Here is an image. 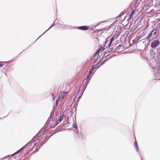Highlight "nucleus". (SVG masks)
Listing matches in <instances>:
<instances>
[{
    "mask_svg": "<svg viewBox=\"0 0 160 160\" xmlns=\"http://www.w3.org/2000/svg\"><path fill=\"white\" fill-rule=\"evenodd\" d=\"M92 72H91L89 71V74L88 75H87L86 77L87 78V81L85 82V83H84L83 85L84 86H86V87H87V85L88 84V83L89 82L90 80V78H89V77H91L92 75Z\"/></svg>",
    "mask_w": 160,
    "mask_h": 160,
    "instance_id": "7",
    "label": "nucleus"
},
{
    "mask_svg": "<svg viewBox=\"0 0 160 160\" xmlns=\"http://www.w3.org/2000/svg\"><path fill=\"white\" fill-rule=\"evenodd\" d=\"M122 47V46H121V45H119L118 47V48H119V49H120V48H121V47Z\"/></svg>",
    "mask_w": 160,
    "mask_h": 160,
    "instance_id": "28",
    "label": "nucleus"
},
{
    "mask_svg": "<svg viewBox=\"0 0 160 160\" xmlns=\"http://www.w3.org/2000/svg\"><path fill=\"white\" fill-rule=\"evenodd\" d=\"M23 51H24V50H23V51H22V52H23Z\"/></svg>",
    "mask_w": 160,
    "mask_h": 160,
    "instance_id": "43",
    "label": "nucleus"
},
{
    "mask_svg": "<svg viewBox=\"0 0 160 160\" xmlns=\"http://www.w3.org/2000/svg\"><path fill=\"white\" fill-rule=\"evenodd\" d=\"M58 101H56V104H57L58 102Z\"/></svg>",
    "mask_w": 160,
    "mask_h": 160,
    "instance_id": "33",
    "label": "nucleus"
},
{
    "mask_svg": "<svg viewBox=\"0 0 160 160\" xmlns=\"http://www.w3.org/2000/svg\"><path fill=\"white\" fill-rule=\"evenodd\" d=\"M102 46H101V47H100V48H102Z\"/></svg>",
    "mask_w": 160,
    "mask_h": 160,
    "instance_id": "39",
    "label": "nucleus"
},
{
    "mask_svg": "<svg viewBox=\"0 0 160 160\" xmlns=\"http://www.w3.org/2000/svg\"><path fill=\"white\" fill-rule=\"evenodd\" d=\"M152 35L153 36H155L158 33L159 30L158 29H153L152 31Z\"/></svg>",
    "mask_w": 160,
    "mask_h": 160,
    "instance_id": "12",
    "label": "nucleus"
},
{
    "mask_svg": "<svg viewBox=\"0 0 160 160\" xmlns=\"http://www.w3.org/2000/svg\"><path fill=\"white\" fill-rule=\"evenodd\" d=\"M96 62V61H95V62H94V64H95V63Z\"/></svg>",
    "mask_w": 160,
    "mask_h": 160,
    "instance_id": "40",
    "label": "nucleus"
},
{
    "mask_svg": "<svg viewBox=\"0 0 160 160\" xmlns=\"http://www.w3.org/2000/svg\"><path fill=\"white\" fill-rule=\"evenodd\" d=\"M105 21H102L101 23H102V22H104Z\"/></svg>",
    "mask_w": 160,
    "mask_h": 160,
    "instance_id": "35",
    "label": "nucleus"
},
{
    "mask_svg": "<svg viewBox=\"0 0 160 160\" xmlns=\"http://www.w3.org/2000/svg\"><path fill=\"white\" fill-rule=\"evenodd\" d=\"M56 20H55L54 21V22L53 23H54V24H55L56 22Z\"/></svg>",
    "mask_w": 160,
    "mask_h": 160,
    "instance_id": "34",
    "label": "nucleus"
},
{
    "mask_svg": "<svg viewBox=\"0 0 160 160\" xmlns=\"http://www.w3.org/2000/svg\"><path fill=\"white\" fill-rule=\"evenodd\" d=\"M3 65H4L3 64H2L1 63H0V67H2Z\"/></svg>",
    "mask_w": 160,
    "mask_h": 160,
    "instance_id": "27",
    "label": "nucleus"
},
{
    "mask_svg": "<svg viewBox=\"0 0 160 160\" xmlns=\"http://www.w3.org/2000/svg\"><path fill=\"white\" fill-rule=\"evenodd\" d=\"M23 51H24V50H23V51H22V52H23Z\"/></svg>",
    "mask_w": 160,
    "mask_h": 160,
    "instance_id": "44",
    "label": "nucleus"
},
{
    "mask_svg": "<svg viewBox=\"0 0 160 160\" xmlns=\"http://www.w3.org/2000/svg\"><path fill=\"white\" fill-rule=\"evenodd\" d=\"M157 79L159 80H160V78H159V79Z\"/></svg>",
    "mask_w": 160,
    "mask_h": 160,
    "instance_id": "38",
    "label": "nucleus"
},
{
    "mask_svg": "<svg viewBox=\"0 0 160 160\" xmlns=\"http://www.w3.org/2000/svg\"><path fill=\"white\" fill-rule=\"evenodd\" d=\"M108 42V40H106V41L104 42V44L103 48L104 50H105L106 53H105L104 55V57H106L109 54L110 51L108 47V45H107V43Z\"/></svg>",
    "mask_w": 160,
    "mask_h": 160,
    "instance_id": "3",
    "label": "nucleus"
},
{
    "mask_svg": "<svg viewBox=\"0 0 160 160\" xmlns=\"http://www.w3.org/2000/svg\"><path fill=\"white\" fill-rule=\"evenodd\" d=\"M111 57H109L107 59H105L100 64V63L101 62V60H99L96 64H95V66H97V69L99 68L100 66L103 65Z\"/></svg>",
    "mask_w": 160,
    "mask_h": 160,
    "instance_id": "5",
    "label": "nucleus"
},
{
    "mask_svg": "<svg viewBox=\"0 0 160 160\" xmlns=\"http://www.w3.org/2000/svg\"><path fill=\"white\" fill-rule=\"evenodd\" d=\"M68 92H63L59 95L58 97L56 98V100H61L65 99L67 96V93Z\"/></svg>",
    "mask_w": 160,
    "mask_h": 160,
    "instance_id": "4",
    "label": "nucleus"
},
{
    "mask_svg": "<svg viewBox=\"0 0 160 160\" xmlns=\"http://www.w3.org/2000/svg\"><path fill=\"white\" fill-rule=\"evenodd\" d=\"M5 74H6V75H7V74L6 73H5Z\"/></svg>",
    "mask_w": 160,
    "mask_h": 160,
    "instance_id": "41",
    "label": "nucleus"
},
{
    "mask_svg": "<svg viewBox=\"0 0 160 160\" xmlns=\"http://www.w3.org/2000/svg\"><path fill=\"white\" fill-rule=\"evenodd\" d=\"M112 42L110 41L109 44H108V48L110 51V52L113 49L112 47L113 46V44L112 45Z\"/></svg>",
    "mask_w": 160,
    "mask_h": 160,
    "instance_id": "13",
    "label": "nucleus"
},
{
    "mask_svg": "<svg viewBox=\"0 0 160 160\" xmlns=\"http://www.w3.org/2000/svg\"><path fill=\"white\" fill-rule=\"evenodd\" d=\"M97 67L95 68L94 67H92L91 68V69H90V71L91 72H92L94 70V69L95 68H97Z\"/></svg>",
    "mask_w": 160,
    "mask_h": 160,
    "instance_id": "22",
    "label": "nucleus"
},
{
    "mask_svg": "<svg viewBox=\"0 0 160 160\" xmlns=\"http://www.w3.org/2000/svg\"><path fill=\"white\" fill-rule=\"evenodd\" d=\"M57 23V22H56L55 24H54V23H53V24H52L50 27L48 28L45 32H44L43 34H44L46 32L48 31L49 29H51L52 28L54 25L56 24Z\"/></svg>",
    "mask_w": 160,
    "mask_h": 160,
    "instance_id": "19",
    "label": "nucleus"
},
{
    "mask_svg": "<svg viewBox=\"0 0 160 160\" xmlns=\"http://www.w3.org/2000/svg\"><path fill=\"white\" fill-rule=\"evenodd\" d=\"M23 51H24V50H23V51H22V52H23Z\"/></svg>",
    "mask_w": 160,
    "mask_h": 160,
    "instance_id": "45",
    "label": "nucleus"
},
{
    "mask_svg": "<svg viewBox=\"0 0 160 160\" xmlns=\"http://www.w3.org/2000/svg\"><path fill=\"white\" fill-rule=\"evenodd\" d=\"M145 32L144 31L142 32H141L138 34H139V37L141 38L145 35Z\"/></svg>",
    "mask_w": 160,
    "mask_h": 160,
    "instance_id": "17",
    "label": "nucleus"
},
{
    "mask_svg": "<svg viewBox=\"0 0 160 160\" xmlns=\"http://www.w3.org/2000/svg\"><path fill=\"white\" fill-rule=\"evenodd\" d=\"M7 67H8V65H7L6 67H5L4 68V69H6L7 68ZM7 68H8V67Z\"/></svg>",
    "mask_w": 160,
    "mask_h": 160,
    "instance_id": "29",
    "label": "nucleus"
},
{
    "mask_svg": "<svg viewBox=\"0 0 160 160\" xmlns=\"http://www.w3.org/2000/svg\"><path fill=\"white\" fill-rule=\"evenodd\" d=\"M77 28L78 29L83 31H85L86 30H88L89 28L88 26H83L79 27H77Z\"/></svg>",
    "mask_w": 160,
    "mask_h": 160,
    "instance_id": "8",
    "label": "nucleus"
},
{
    "mask_svg": "<svg viewBox=\"0 0 160 160\" xmlns=\"http://www.w3.org/2000/svg\"><path fill=\"white\" fill-rule=\"evenodd\" d=\"M153 70L155 74V77L160 78V62L154 68Z\"/></svg>",
    "mask_w": 160,
    "mask_h": 160,
    "instance_id": "2",
    "label": "nucleus"
},
{
    "mask_svg": "<svg viewBox=\"0 0 160 160\" xmlns=\"http://www.w3.org/2000/svg\"><path fill=\"white\" fill-rule=\"evenodd\" d=\"M152 31H151L148 35V36L145 38L144 39H145L146 40H147L149 41L150 40H152V38L151 39H150L151 38L152 36Z\"/></svg>",
    "mask_w": 160,
    "mask_h": 160,
    "instance_id": "10",
    "label": "nucleus"
},
{
    "mask_svg": "<svg viewBox=\"0 0 160 160\" xmlns=\"http://www.w3.org/2000/svg\"><path fill=\"white\" fill-rule=\"evenodd\" d=\"M22 53V52H21V53H20L19 54V55L20 54Z\"/></svg>",
    "mask_w": 160,
    "mask_h": 160,
    "instance_id": "36",
    "label": "nucleus"
},
{
    "mask_svg": "<svg viewBox=\"0 0 160 160\" xmlns=\"http://www.w3.org/2000/svg\"><path fill=\"white\" fill-rule=\"evenodd\" d=\"M56 133V132H54V133H53V134H52L51 135L49 136V138H50V137H51L53 135V134H55V133Z\"/></svg>",
    "mask_w": 160,
    "mask_h": 160,
    "instance_id": "26",
    "label": "nucleus"
},
{
    "mask_svg": "<svg viewBox=\"0 0 160 160\" xmlns=\"http://www.w3.org/2000/svg\"><path fill=\"white\" fill-rule=\"evenodd\" d=\"M159 40H154L151 42V46L152 48H155L159 45Z\"/></svg>",
    "mask_w": 160,
    "mask_h": 160,
    "instance_id": "6",
    "label": "nucleus"
},
{
    "mask_svg": "<svg viewBox=\"0 0 160 160\" xmlns=\"http://www.w3.org/2000/svg\"><path fill=\"white\" fill-rule=\"evenodd\" d=\"M141 38L139 37V36H137V37H136L133 40V42H138V41H139L140 39Z\"/></svg>",
    "mask_w": 160,
    "mask_h": 160,
    "instance_id": "15",
    "label": "nucleus"
},
{
    "mask_svg": "<svg viewBox=\"0 0 160 160\" xmlns=\"http://www.w3.org/2000/svg\"><path fill=\"white\" fill-rule=\"evenodd\" d=\"M78 136L79 137H81V138L82 139V135L81 133H78Z\"/></svg>",
    "mask_w": 160,
    "mask_h": 160,
    "instance_id": "23",
    "label": "nucleus"
},
{
    "mask_svg": "<svg viewBox=\"0 0 160 160\" xmlns=\"http://www.w3.org/2000/svg\"><path fill=\"white\" fill-rule=\"evenodd\" d=\"M81 87L79 89V91H78V93L80 91V89H81Z\"/></svg>",
    "mask_w": 160,
    "mask_h": 160,
    "instance_id": "32",
    "label": "nucleus"
},
{
    "mask_svg": "<svg viewBox=\"0 0 160 160\" xmlns=\"http://www.w3.org/2000/svg\"><path fill=\"white\" fill-rule=\"evenodd\" d=\"M34 148L33 146H32L31 143H28L24 146H23L20 149L18 150L16 152L12 155V156H14L18 153H19L22 150H24L25 148H27V150L29 151V152L32 150L33 148Z\"/></svg>",
    "mask_w": 160,
    "mask_h": 160,
    "instance_id": "1",
    "label": "nucleus"
},
{
    "mask_svg": "<svg viewBox=\"0 0 160 160\" xmlns=\"http://www.w3.org/2000/svg\"><path fill=\"white\" fill-rule=\"evenodd\" d=\"M114 39H115L113 37H112L110 39V41L111 42H112L114 40Z\"/></svg>",
    "mask_w": 160,
    "mask_h": 160,
    "instance_id": "24",
    "label": "nucleus"
},
{
    "mask_svg": "<svg viewBox=\"0 0 160 160\" xmlns=\"http://www.w3.org/2000/svg\"><path fill=\"white\" fill-rule=\"evenodd\" d=\"M77 98V94L75 95H73L71 98V99L73 100H75V99Z\"/></svg>",
    "mask_w": 160,
    "mask_h": 160,
    "instance_id": "21",
    "label": "nucleus"
},
{
    "mask_svg": "<svg viewBox=\"0 0 160 160\" xmlns=\"http://www.w3.org/2000/svg\"><path fill=\"white\" fill-rule=\"evenodd\" d=\"M55 98H53V100H54Z\"/></svg>",
    "mask_w": 160,
    "mask_h": 160,
    "instance_id": "37",
    "label": "nucleus"
},
{
    "mask_svg": "<svg viewBox=\"0 0 160 160\" xmlns=\"http://www.w3.org/2000/svg\"><path fill=\"white\" fill-rule=\"evenodd\" d=\"M159 2H160L159 3H160V0H159Z\"/></svg>",
    "mask_w": 160,
    "mask_h": 160,
    "instance_id": "42",
    "label": "nucleus"
},
{
    "mask_svg": "<svg viewBox=\"0 0 160 160\" xmlns=\"http://www.w3.org/2000/svg\"><path fill=\"white\" fill-rule=\"evenodd\" d=\"M135 9L133 10H132V12H131V13L129 15L128 18V20H127L128 21L130 20V19H131L132 17L133 16V14L135 13Z\"/></svg>",
    "mask_w": 160,
    "mask_h": 160,
    "instance_id": "11",
    "label": "nucleus"
},
{
    "mask_svg": "<svg viewBox=\"0 0 160 160\" xmlns=\"http://www.w3.org/2000/svg\"><path fill=\"white\" fill-rule=\"evenodd\" d=\"M100 51V50L98 49V51H97L94 53L93 55L90 57V59L92 60L95 57L97 54H98L99 52Z\"/></svg>",
    "mask_w": 160,
    "mask_h": 160,
    "instance_id": "14",
    "label": "nucleus"
},
{
    "mask_svg": "<svg viewBox=\"0 0 160 160\" xmlns=\"http://www.w3.org/2000/svg\"><path fill=\"white\" fill-rule=\"evenodd\" d=\"M157 52L160 55V48H157Z\"/></svg>",
    "mask_w": 160,
    "mask_h": 160,
    "instance_id": "25",
    "label": "nucleus"
},
{
    "mask_svg": "<svg viewBox=\"0 0 160 160\" xmlns=\"http://www.w3.org/2000/svg\"><path fill=\"white\" fill-rule=\"evenodd\" d=\"M43 34H42L41 35H40L38 38L37 40H36V41H37V40H38L41 36Z\"/></svg>",
    "mask_w": 160,
    "mask_h": 160,
    "instance_id": "30",
    "label": "nucleus"
},
{
    "mask_svg": "<svg viewBox=\"0 0 160 160\" xmlns=\"http://www.w3.org/2000/svg\"><path fill=\"white\" fill-rule=\"evenodd\" d=\"M84 86L82 88V90H81V93H80L79 96L77 98V100H79L81 98V97H82V96L83 94V92L85 90V89L87 87H86V86H85V88H84Z\"/></svg>",
    "mask_w": 160,
    "mask_h": 160,
    "instance_id": "9",
    "label": "nucleus"
},
{
    "mask_svg": "<svg viewBox=\"0 0 160 160\" xmlns=\"http://www.w3.org/2000/svg\"><path fill=\"white\" fill-rule=\"evenodd\" d=\"M43 34H42L41 35H40L38 38L37 40H36V41H37V40H38L41 36Z\"/></svg>",
    "mask_w": 160,
    "mask_h": 160,
    "instance_id": "31",
    "label": "nucleus"
},
{
    "mask_svg": "<svg viewBox=\"0 0 160 160\" xmlns=\"http://www.w3.org/2000/svg\"><path fill=\"white\" fill-rule=\"evenodd\" d=\"M134 147L137 151H138V145L137 142L136 141H135L134 142Z\"/></svg>",
    "mask_w": 160,
    "mask_h": 160,
    "instance_id": "18",
    "label": "nucleus"
},
{
    "mask_svg": "<svg viewBox=\"0 0 160 160\" xmlns=\"http://www.w3.org/2000/svg\"><path fill=\"white\" fill-rule=\"evenodd\" d=\"M63 115H62L61 117H60L59 120L57 122V125L59 124L61 121L63 119Z\"/></svg>",
    "mask_w": 160,
    "mask_h": 160,
    "instance_id": "16",
    "label": "nucleus"
},
{
    "mask_svg": "<svg viewBox=\"0 0 160 160\" xmlns=\"http://www.w3.org/2000/svg\"><path fill=\"white\" fill-rule=\"evenodd\" d=\"M126 12V11L124 10V11L122 12H121V13L119 14L118 16L119 17H121L122 16L123 14H124Z\"/></svg>",
    "mask_w": 160,
    "mask_h": 160,
    "instance_id": "20",
    "label": "nucleus"
}]
</instances>
